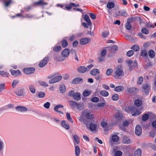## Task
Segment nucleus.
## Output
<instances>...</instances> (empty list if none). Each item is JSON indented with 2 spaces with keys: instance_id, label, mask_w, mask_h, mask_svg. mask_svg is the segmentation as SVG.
I'll return each instance as SVG.
<instances>
[{
  "instance_id": "58",
  "label": "nucleus",
  "mask_w": 156,
  "mask_h": 156,
  "mask_svg": "<svg viewBox=\"0 0 156 156\" xmlns=\"http://www.w3.org/2000/svg\"><path fill=\"white\" fill-rule=\"evenodd\" d=\"M134 54V51L133 50H130L128 51L126 55L129 57L132 56Z\"/></svg>"
},
{
  "instance_id": "19",
  "label": "nucleus",
  "mask_w": 156,
  "mask_h": 156,
  "mask_svg": "<svg viewBox=\"0 0 156 156\" xmlns=\"http://www.w3.org/2000/svg\"><path fill=\"white\" fill-rule=\"evenodd\" d=\"M15 94L18 96L24 95V89L23 88L17 90L15 92Z\"/></svg>"
},
{
  "instance_id": "48",
  "label": "nucleus",
  "mask_w": 156,
  "mask_h": 156,
  "mask_svg": "<svg viewBox=\"0 0 156 156\" xmlns=\"http://www.w3.org/2000/svg\"><path fill=\"white\" fill-rule=\"evenodd\" d=\"M112 99L114 101H117L119 99V96L117 94H115L112 95Z\"/></svg>"
},
{
  "instance_id": "41",
  "label": "nucleus",
  "mask_w": 156,
  "mask_h": 156,
  "mask_svg": "<svg viewBox=\"0 0 156 156\" xmlns=\"http://www.w3.org/2000/svg\"><path fill=\"white\" fill-rule=\"evenodd\" d=\"M0 74L3 76L7 77H8L9 75L8 73L2 71H0Z\"/></svg>"
},
{
  "instance_id": "5",
  "label": "nucleus",
  "mask_w": 156,
  "mask_h": 156,
  "mask_svg": "<svg viewBox=\"0 0 156 156\" xmlns=\"http://www.w3.org/2000/svg\"><path fill=\"white\" fill-rule=\"evenodd\" d=\"M62 78L61 76H56L51 78L49 81V83L50 84H53L56 82H58Z\"/></svg>"
},
{
  "instance_id": "22",
  "label": "nucleus",
  "mask_w": 156,
  "mask_h": 156,
  "mask_svg": "<svg viewBox=\"0 0 156 156\" xmlns=\"http://www.w3.org/2000/svg\"><path fill=\"white\" fill-rule=\"evenodd\" d=\"M108 48L110 50V51L114 53L118 50V47L117 45H113L111 47H108Z\"/></svg>"
},
{
  "instance_id": "23",
  "label": "nucleus",
  "mask_w": 156,
  "mask_h": 156,
  "mask_svg": "<svg viewBox=\"0 0 156 156\" xmlns=\"http://www.w3.org/2000/svg\"><path fill=\"white\" fill-rule=\"evenodd\" d=\"M124 87L122 86H119L115 87L114 89L115 91L117 92H120L123 90Z\"/></svg>"
},
{
  "instance_id": "8",
  "label": "nucleus",
  "mask_w": 156,
  "mask_h": 156,
  "mask_svg": "<svg viewBox=\"0 0 156 156\" xmlns=\"http://www.w3.org/2000/svg\"><path fill=\"white\" fill-rule=\"evenodd\" d=\"M119 133H114L111 135V140L113 142H117L119 141V138L118 136V134Z\"/></svg>"
},
{
  "instance_id": "35",
  "label": "nucleus",
  "mask_w": 156,
  "mask_h": 156,
  "mask_svg": "<svg viewBox=\"0 0 156 156\" xmlns=\"http://www.w3.org/2000/svg\"><path fill=\"white\" fill-rule=\"evenodd\" d=\"M148 54L149 57L151 58H153L155 55V53L154 51L152 50L149 51Z\"/></svg>"
},
{
  "instance_id": "63",
  "label": "nucleus",
  "mask_w": 156,
  "mask_h": 156,
  "mask_svg": "<svg viewBox=\"0 0 156 156\" xmlns=\"http://www.w3.org/2000/svg\"><path fill=\"white\" fill-rule=\"evenodd\" d=\"M12 2V1L11 0H9L8 1H5L4 3L5 6L7 7Z\"/></svg>"
},
{
  "instance_id": "39",
  "label": "nucleus",
  "mask_w": 156,
  "mask_h": 156,
  "mask_svg": "<svg viewBox=\"0 0 156 156\" xmlns=\"http://www.w3.org/2000/svg\"><path fill=\"white\" fill-rule=\"evenodd\" d=\"M69 103L72 108H74L76 106L77 103L73 101H69Z\"/></svg>"
},
{
  "instance_id": "12",
  "label": "nucleus",
  "mask_w": 156,
  "mask_h": 156,
  "mask_svg": "<svg viewBox=\"0 0 156 156\" xmlns=\"http://www.w3.org/2000/svg\"><path fill=\"white\" fill-rule=\"evenodd\" d=\"M142 128L141 126L139 125H136L135 129L136 134L138 136L140 135L142 133Z\"/></svg>"
},
{
  "instance_id": "6",
  "label": "nucleus",
  "mask_w": 156,
  "mask_h": 156,
  "mask_svg": "<svg viewBox=\"0 0 156 156\" xmlns=\"http://www.w3.org/2000/svg\"><path fill=\"white\" fill-rule=\"evenodd\" d=\"M115 74L119 76H123L124 73L123 69L120 66H118L116 68L115 72Z\"/></svg>"
},
{
  "instance_id": "20",
  "label": "nucleus",
  "mask_w": 156,
  "mask_h": 156,
  "mask_svg": "<svg viewBox=\"0 0 156 156\" xmlns=\"http://www.w3.org/2000/svg\"><path fill=\"white\" fill-rule=\"evenodd\" d=\"M11 74L13 76H16L20 75L21 73L19 70H14L12 69L10 70Z\"/></svg>"
},
{
  "instance_id": "61",
  "label": "nucleus",
  "mask_w": 156,
  "mask_h": 156,
  "mask_svg": "<svg viewBox=\"0 0 156 156\" xmlns=\"http://www.w3.org/2000/svg\"><path fill=\"white\" fill-rule=\"evenodd\" d=\"M143 88L144 90H148L149 89V86L147 84H143Z\"/></svg>"
},
{
  "instance_id": "25",
  "label": "nucleus",
  "mask_w": 156,
  "mask_h": 156,
  "mask_svg": "<svg viewBox=\"0 0 156 156\" xmlns=\"http://www.w3.org/2000/svg\"><path fill=\"white\" fill-rule=\"evenodd\" d=\"M28 87L29 90L31 93L34 94L36 92V89L34 85L30 84L29 86Z\"/></svg>"
},
{
  "instance_id": "24",
  "label": "nucleus",
  "mask_w": 156,
  "mask_h": 156,
  "mask_svg": "<svg viewBox=\"0 0 156 156\" xmlns=\"http://www.w3.org/2000/svg\"><path fill=\"white\" fill-rule=\"evenodd\" d=\"M45 96V93L42 91H39L36 94V96L40 98H44Z\"/></svg>"
},
{
  "instance_id": "45",
  "label": "nucleus",
  "mask_w": 156,
  "mask_h": 156,
  "mask_svg": "<svg viewBox=\"0 0 156 156\" xmlns=\"http://www.w3.org/2000/svg\"><path fill=\"white\" fill-rule=\"evenodd\" d=\"M39 83L40 85L42 86H44L46 87H47L48 86V84L45 82L40 80L39 81Z\"/></svg>"
},
{
  "instance_id": "46",
  "label": "nucleus",
  "mask_w": 156,
  "mask_h": 156,
  "mask_svg": "<svg viewBox=\"0 0 156 156\" xmlns=\"http://www.w3.org/2000/svg\"><path fill=\"white\" fill-rule=\"evenodd\" d=\"M5 90V84L0 83V93Z\"/></svg>"
},
{
  "instance_id": "21",
  "label": "nucleus",
  "mask_w": 156,
  "mask_h": 156,
  "mask_svg": "<svg viewBox=\"0 0 156 156\" xmlns=\"http://www.w3.org/2000/svg\"><path fill=\"white\" fill-rule=\"evenodd\" d=\"M90 73L92 75L95 76L100 73V71L98 69H95L92 70Z\"/></svg>"
},
{
  "instance_id": "43",
  "label": "nucleus",
  "mask_w": 156,
  "mask_h": 156,
  "mask_svg": "<svg viewBox=\"0 0 156 156\" xmlns=\"http://www.w3.org/2000/svg\"><path fill=\"white\" fill-rule=\"evenodd\" d=\"M76 107L80 110H82L84 108V105L82 103H77Z\"/></svg>"
},
{
  "instance_id": "59",
  "label": "nucleus",
  "mask_w": 156,
  "mask_h": 156,
  "mask_svg": "<svg viewBox=\"0 0 156 156\" xmlns=\"http://www.w3.org/2000/svg\"><path fill=\"white\" fill-rule=\"evenodd\" d=\"M50 103L48 102H47L44 104V107L46 109H48L50 106Z\"/></svg>"
},
{
  "instance_id": "29",
  "label": "nucleus",
  "mask_w": 156,
  "mask_h": 156,
  "mask_svg": "<svg viewBox=\"0 0 156 156\" xmlns=\"http://www.w3.org/2000/svg\"><path fill=\"white\" fill-rule=\"evenodd\" d=\"M82 80H83L81 78H77L73 80L72 82L74 84H78Z\"/></svg>"
},
{
  "instance_id": "18",
  "label": "nucleus",
  "mask_w": 156,
  "mask_h": 156,
  "mask_svg": "<svg viewBox=\"0 0 156 156\" xmlns=\"http://www.w3.org/2000/svg\"><path fill=\"white\" fill-rule=\"evenodd\" d=\"M77 70L78 72L83 73L87 71V68L83 66H80L77 68Z\"/></svg>"
},
{
  "instance_id": "16",
  "label": "nucleus",
  "mask_w": 156,
  "mask_h": 156,
  "mask_svg": "<svg viewBox=\"0 0 156 156\" xmlns=\"http://www.w3.org/2000/svg\"><path fill=\"white\" fill-rule=\"evenodd\" d=\"M122 116V114L121 112H117L114 115L113 119L116 121L119 120L121 119Z\"/></svg>"
},
{
  "instance_id": "27",
  "label": "nucleus",
  "mask_w": 156,
  "mask_h": 156,
  "mask_svg": "<svg viewBox=\"0 0 156 156\" xmlns=\"http://www.w3.org/2000/svg\"><path fill=\"white\" fill-rule=\"evenodd\" d=\"M74 144L75 154L76 156H79L80 153V148L78 146L76 145L75 144Z\"/></svg>"
},
{
  "instance_id": "9",
  "label": "nucleus",
  "mask_w": 156,
  "mask_h": 156,
  "mask_svg": "<svg viewBox=\"0 0 156 156\" xmlns=\"http://www.w3.org/2000/svg\"><path fill=\"white\" fill-rule=\"evenodd\" d=\"M49 58L48 57L44 58L43 60L41 61L39 64V66L40 67H42L44 66L47 63Z\"/></svg>"
},
{
  "instance_id": "4",
  "label": "nucleus",
  "mask_w": 156,
  "mask_h": 156,
  "mask_svg": "<svg viewBox=\"0 0 156 156\" xmlns=\"http://www.w3.org/2000/svg\"><path fill=\"white\" fill-rule=\"evenodd\" d=\"M126 62L128 65L130 70L133 69L137 66V63L136 61L133 62L131 60H129L126 61Z\"/></svg>"
},
{
  "instance_id": "13",
  "label": "nucleus",
  "mask_w": 156,
  "mask_h": 156,
  "mask_svg": "<svg viewBox=\"0 0 156 156\" xmlns=\"http://www.w3.org/2000/svg\"><path fill=\"white\" fill-rule=\"evenodd\" d=\"M106 53V50L103 49L102 51L100 54V55L98 57V59L100 62H102L104 60Z\"/></svg>"
},
{
  "instance_id": "15",
  "label": "nucleus",
  "mask_w": 156,
  "mask_h": 156,
  "mask_svg": "<svg viewBox=\"0 0 156 156\" xmlns=\"http://www.w3.org/2000/svg\"><path fill=\"white\" fill-rule=\"evenodd\" d=\"M69 49L68 48H65L62 52V57L66 58L69 56Z\"/></svg>"
},
{
  "instance_id": "42",
  "label": "nucleus",
  "mask_w": 156,
  "mask_h": 156,
  "mask_svg": "<svg viewBox=\"0 0 156 156\" xmlns=\"http://www.w3.org/2000/svg\"><path fill=\"white\" fill-rule=\"evenodd\" d=\"M66 116L67 119L71 123H73V121L72 118L71 117L69 113L68 112L66 113Z\"/></svg>"
},
{
  "instance_id": "44",
  "label": "nucleus",
  "mask_w": 156,
  "mask_h": 156,
  "mask_svg": "<svg viewBox=\"0 0 156 156\" xmlns=\"http://www.w3.org/2000/svg\"><path fill=\"white\" fill-rule=\"evenodd\" d=\"M62 46L63 48H65L68 45V43L67 41L65 40H63L61 42Z\"/></svg>"
},
{
  "instance_id": "28",
  "label": "nucleus",
  "mask_w": 156,
  "mask_h": 156,
  "mask_svg": "<svg viewBox=\"0 0 156 156\" xmlns=\"http://www.w3.org/2000/svg\"><path fill=\"white\" fill-rule=\"evenodd\" d=\"M100 94L104 97H107L109 95L108 92L106 90H103L100 91Z\"/></svg>"
},
{
  "instance_id": "47",
  "label": "nucleus",
  "mask_w": 156,
  "mask_h": 156,
  "mask_svg": "<svg viewBox=\"0 0 156 156\" xmlns=\"http://www.w3.org/2000/svg\"><path fill=\"white\" fill-rule=\"evenodd\" d=\"M115 6V5L112 2H109L107 4V7L109 9L113 8Z\"/></svg>"
},
{
  "instance_id": "33",
  "label": "nucleus",
  "mask_w": 156,
  "mask_h": 156,
  "mask_svg": "<svg viewBox=\"0 0 156 156\" xmlns=\"http://www.w3.org/2000/svg\"><path fill=\"white\" fill-rule=\"evenodd\" d=\"M63 107L64 106L63 105L60 104L58 105L55 107L54 110L56 112H57L59 111V110H60L61 108H63Z\"/></svg>"
},
{
  "instance_id": "26",
  "label": "nucleus",
  "mask_w": 156,
  "mask_h": 156,
  "mask_svg": "<svg viewBox=\"0 0 156 156\" xmlns=\"http://www.w3.org/2000/svg\"><path fill=\"white\" fill-rule=\"evenodd\" d=\"M123 143L125 144H129L131 143V140L129 139V137H124L122 140Z\"/></svg>"
},
{
  "instance_id": "17",
  "label": "nucleus",
  "mask_w": 156,
  "mask_h": 156,
  "mask_svg": "<svg viewBox=\"0 0 156 156\" xmlns=\"http://www.w3.org/2000/svg\"><path fill=\"white\" fill-rule=\"evenodd\" d=\"M91 41L90 38H84L81 39L80 40V43L82 45H85L90 42Z\"/></svg>"
},
{
  "instance_id": "56",
  "label": "nucleus",
  "mask_w": 156,
  "mask_h": 156,
  "mask_svg": "<svg viewBox=\"0 0 156 156\" xmlns=\"http://www.w3.org/2000/svg\"><path fill=\"white\" fill-rule=\"evenodd\" d=\"M113 72V70L111 69H108L106 71V74L107 76L110 75Z\"/></svg>"
},
{
  "instance_id": "34",
  "label": "nucleus",
  "mask_w": 156,
  "mask_h": 156,
  "mask_svg": "<svg viewBox=\"0 0 156 156\" xmlns=\"http://www.w3.org/2000/svg\"><path fill=\"white\" fill-rule=\"evenodd\" d=\"M135 105L137 107H140L142 105V102L140 99H137L134 102Z\"/></svg>"
},
{
  "instance_id": "54",
  "label": "nucleus",
  "mask_w": 156,
  "mask_h": 156,
  "mask_svg": "<svg viewBox=\"0 0 156 156\" xmlns=\"http://www.w3.org/2000/svg\"><path fill=\"white\" fill-rule=\"evenodd\" d=\"M149 118V115L147 114H144L142 117V119L144 121H146Z\"/></svg>"
},
{
  "instance_id": "32",
  "label": "nucleus",
  "mask_w": 156,
  "mask_h": 156,
  "mask_svg": "<svg viewBox=\"0 0 156 156\" xmlns=\"http://www.w3.org/2000/svg\"><path fill=\"white\" fill-rule=\"evenodd\" d=\"M101 125L103 128H106L108 126V123L105 120H103L101 122Z\"/></svg>"
},
{
  "instance_id": "52",
  "label": "nucleus",
  "mask_w": 156,
  "mask_h": 156,
  "mask_svg": "<svg viewBox=\"0 0 156 156\" xmlns=\"http://www.w3.org/2000/svg\"><path fill=\"white\" fill-rule=\"evenodd\" d=\"M19 81L18 80H14L12 83V86L13 88L16 87L17 84L19 83Z\"/></svg>"
},
{
  "instance_id": "60",
  "label": "nucleus",
  "mask_w": 156,
  "mask_h": 156,
  "mask_svg": "<svg viewBox=\"0 0 156 156\" xmlns=\"http://www.w3.org/2000/svg\"><path fill=\"white\" fill-rule=\"evenodd\" d=\"M121 16L124 17H127L128 16V13L125 10H122L121 12Z\"/></svg>"
},
{
  "instance_id": "37",
  "label": "nucleus",
  "mask_w": 156,
  "mask_h": 156,
  "mask_svg": "<svg viewBox=\"0 0 156 156\" xmlns=\"http://www.w3.org/2000/svg\"><path fill=\"white\" fill-rule=\"evenodd\" d=\"M66 90V87L64 85H61L59 87L60 92L62 93H64Z\"/></svg>"
},
{
  "instance_id": "51",
  "label": "nucleus",
  "mask_w": 156,
  "mask_h": 156,
  "mask_svg": "<svg viewBox=\"0 0 156 156\" xmlns=\"http://www.w3.org/2000/svg\"><path fill=\"white\" fill-rule=\"evenodd\" d=\"M47 3H44L42 0H40L34 3V5H47Z\"/></svg>"
},
{
  "instance_id": "49",
  "label": "nucleus",
  "mask_w": 156,
  "mask_h": 156,
  "mask_svg": "<svg viewBox=\"0 0 156 156\" xmlns=\"http://www.w3.org/2000/svg\"><path fill=\"white\" fill-rule=\"evenodd\" d=\"M144 80V78L142 76H140L138 78L137 83L138 84H141Z\"/></svg>"
},
{
  "instance_id": "50",
  "label": "nucleus",
  "mask_w": 156,
  "mask_h": 156,
  "mask_svg": "<svg viewBox=\"0 0 156 156\" xmlns=\"http://www.w3.org/2000/svg\"><path fill=\"white\" fill-rule=\"evenodd\" d=\"M131 48L136 51H139L140 49L139 46L136 44H135L133 45L132 47Z\"/></svg>"
},
{
  "instance_id": "36",
  "label": "nucleus",
  "mask_w": 156,
  "mask_h": 156,
  "mask_svg": "<svg viewBox=\"0 0 156 156\" xmlns=\"http://www.w3.org/2000/svg\"><path fill=\"white\" fill-rule=\"evenodd\" d=\"M91 92L90 90H86L83 91V95L84 97H87L89 95L91 94Z\"/></svg>"
},
{
  "instance_id": "57",
  "label": "nucleus",
  "mask_w": 156,
  "mask_h": 156,
  "mask_svg": "<svg viewBox=\"0 0 156 156\" xmlns=\"http://www.w3.org/2000/svg\"><path fill=\"white\" fill-rule=\"evenodd\" d=\"M109 34V32L108 30L102 33V35L103 37L105 38L108 36Z\"/></svg>"
},
{
  "instance_id": "64",
  "label": "nucleus",
  "mask_w": 156,
  "mask_h": 156,
  "mask_svg": "<svg viewBox=\"0 0 156 156\" xmlns=\"http://www.w3.org/2000/svg\"><path fill=\"white\" fill-rule=\"evenodd\" d=\"M141 55L143 56H146L147 55V53L146 50H143L141 52Z\"/></svg>"
},
{
  "instance_id": "62",
  "label": "nucleus",
  "mask_w": 156,
  "mask_h": 156,
  "mask_svg": "<svg viewBox=\"0 0 156 156\" xmlns=\"http://www.w3.org/2000/svg\"><path fill=\"white\" fill-rule=\"evenodd\" d=\"M146 27L148 28H154V26L152 23H149L147 24Z\"/></svg>"
},
{
  "instance_id": "14",
  "label": "nucleus",
  "mask_w": 156,
  "mask_h": 156,
  "mask_svg": "<svg viewBox=\"0 0 156 156\" xmlns=\"http://www.w3.org/2000/svg\"><path fill=\"white\" fill-rule=\"evenodd\" d=\"M16 110L19 112H24L27 111V108L23 106H18L16 108Z\"/></svg>"
},
{
  "instance_id": "1",
  "label": "nucleus",
  "mask_w": 156,
  "mask_h": 156,
  "mask_svg": "<svg viewBox=\"0 0 156 156\" xmlns=\"http://www.w3.org/2000/svg\"><path fill=\"white\" fill-rule=\"evenodd\" d=\"M94 118V115L92 112L89 110L86 109L82 111L81 115L78 119L81 122L85 123L86 120H91Z\"/></svg>"
},
{
  "instance_id": "7",
  "label": "nucleus",
  "mask_w": 156,
  "mask_h": 156,
  "mask_svg": "<svg viewBox=\"0 0 156 156\" xmlns=\"http://www.w3.org/2000/svg\"><path fill=\"white\" fill-rule=\"evenodd\" d=\"M60 125L63 128L66 130H68L70 129L69 125L65 120H62L61 122Z\"/></svg>"
},
{
  "instance_id": "31",
  "label": "nucleus",
  "mask_w": 156,
  "mask_h": 156,
  "mask_svg": "<svg viewBox=\"0 0 156 156\" xmlns=\"http://www.w3.org/2000/svg\"><path fill=\"white\" fill-rule=\"evenodd\" d=\"M62 49V48L60 46H54L53 48V51L55 52H59Z\"/></svg>"
},
{
  "instance_id": "10",
  "label": "nucleus",
  "mask_w": 156,
  "mask_h": 156,
  "mask_svg": "<svg viewBox=\"0 0 156 156\" xmlns=\"http://www.w3.org/2000/svg\"><path fill=\"white\" fill-rule=\"evenodd\" d=\"M98 125L94 123H91L90 124L89 128L92 131H96L99 128Z\"/></svg>"
},
{
  "instance_id": "2",
  "label": "nucleus",
  "mask_w": 156,
  "mask_h": 156,
  "mask_svg": "<svg viewBox=\"0 0 156 156\" xmlns=\"http://www.w3.org/2000/svg\"><path fill=\"white\" fill-rule=\"evenodd\" d=\"M142 109V108L140 110L136 109L135 107L133 106L126 107L125 109V111L128 113L131 112L133 116H137L139 115L141 113V111Z\"/></svg>"
},
{
  "instance_id": "53",
  "label": "nucleus",
  "mask_w": 156,
  "mask_h": 156,
  "mask_svg": "<svg viewBox=\"0 0 156 156\" xmlns=\"http://www.w3.org/2000/svg\"><path fill=\"white\" fill-rule=\"evenodd\" d=\"M73 138L77 144H78L80 142V140L78 136L76 135H74L73 136Z\"/></svg>"
},
{
  "instance_id": "55",
  "label": "nucleus",
  "mask_w": 156,
  "mask_h": 156,
  "mask_svg": "<svg viewBox=\"0 0 156 156\" xmlns=\"http://www.w3.org/2000/svg\"><path fill=\"white\" fill-rule=\"evenodd\" d=\"M142 32L145 34H147L149 33L148 30L145 28H143L141 30Z\"/></svg>"
},
{
  "instance_id": "3",
  "label": "nucleus",
  "mask_w": 156,
  "mask_h": 156,
  "mask_svg": "<svg viewBox=\"0 0 156 156\" xmlns=\"http://www.w3.org/2000/svg\"><path fill=\"white\" fill-rule=\"evenodd\" d=\"M68 95L70 97H72L75 100H79L81 99L80 94L79 93H75L73 90H70L68 93Z\"/></svg>"
},
{
  "instance_id": "38",
  "label": "nucleus",
  "mask_w": 156,
  "mask_h": 156,
  "mask_svg": "<svg viewBox=\"0 0 156 156\" xmlns=\"http://www.w3.org/2000/svg\"><path fill=\"white\" fill-rule=\"evenodd\" d=\"M84 19L88 23V24L91 25V22L88 15L87 14L85 15Z\"/></svg>"
},
{
  "instance_id": "11",
  "label": "nucleus",
  "mask_w": 156,
  "mask_h": 156,
  "mask_svg": "<svg viewBox=\"0 0 156 156\" xmlns=\"http://www.w3.org/2000/svg\"><path fill=\"white\" fill-rule=\"evenodd\" d=\"M24 72L27 74H30L34 73L35 71V69L34 68H29L23 69Z\"/></svg>"
},
{
  "instance_id": "30",
  "label": "nucleus",
  "mask_w": 156,
  "mask_h": 156,
  "mask_svg": "<svg viewBox=\"0 0 156 156\" xmlns=\"http://www.w3.org/2000/svg\"><path fill=\"white\" fill-rule=\"evenodd\" d=\"M142 155V151L140 149H137L135 152L134 156H141Z\"/></svg>"
},
{
  "instance_id": "40",
  "label": "nucleus",
  "mask_w": 156,
  "mask_h": 156,
  "mask_svg": "<svg viewBox=\"0 0 156 156\" xmlns=\"http://www.w3.org/2000/svg\"><path fill=\"white\" fill-rule=\"evenodd\" d=\"M114 154V156H122V152L120 151L117 150L113 152Z\"/></svg>"
}]
</instances>
